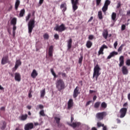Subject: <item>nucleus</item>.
Returning a JSON list of instances; mask_svg holds the SVG:
<instances>
[{
	"label": "nucleus",
	"mask_w": 130,
	"mask_h": 130,
	"mask_svg": "<svg viewBox=\"0 0 130 130\" xmlns=\"http://www.w3.org/2000/svg\"><path fill=\"white\" fill-rule=\"evenodd\" d=\"M100 104H101V103L100 102H96L94 105V108H99L100 106Z\"/></svg>",
	"instance_id": "nucleus-34"
},
{
	"label": "nucleus",
	"mask_w": 130,
	"mask_h": 130,
	"mask_svg": "<svg viewBox=\"0 0 130 130\" xmlns=\"http://www.w3.org/2000/svg\"><path fill=\"white\" fill-rule=\"evenodd\" d=\"M34 127V124L33 123H28L25 124L24 126L25 130H30L32 129Z\"/></svg>",
	"instance_id": "nucleus-10"
},
{
	"label": "nucleus",
	"mask_w": 130,
	"mask_h": 130,
	"mask_svg": "<svg viewBox=\"0 0 130 130\" xmlns=\"http://www.w3.org/2000/svg\"><path fill=\"white\" fill-rule=\"evenodd\" d=\"M126 16H130V10L127 11Z\"/></svg>",
	"instance_id": "nucleus-59"
},
{
	"label": "nucleus",
	"mask_w": 130,
	"mask_h": 130,
	"mask_svg": "<svg viewBox=\"0 0 130 130\" xmlns=\"http://www.w3.org/2000/svg\"><path fill=\"white\" fill-rule=\"evenodd\" d=\"M39 108H40V109H43V108H44V107L42 105H39Z\"/></svg>",
	"instance_id": "nucleus-54"
},
{
	"label": "nucleus",
	"mask_w": 130,
	"mask_h": 130,
	"mask_svg": "<svg viewBox=\"0 0 130 130\" xmlns=\"http://www.w3.org/2000/svg\"><path fill=\"white\" fill-rule=\"evenodd\" d=\"M103 37L105 39H107L108 37V30L107 29H104L103 32Z\"/></svg>",
	"instance_id": "nucleus-24"
},
{
	"label": "nucleus",
	"mask_w": 130,
	"mask_h": 130,
	"mask_svg": "<svg viewBox=\"0 0 130 130\" xmlns=\"http://www.w3.org/2000/svg\"><path fill=\"white\" fill-rule=\"evenodd\" d=\"M100 70H101V69L98 64H97L94 68L92 77L93 78H95V81L98 80V77L101 74V73L99 72H100Z\"/></svg>",
	"instance_id": "nucleus-2"
},
{
	"label": "nucleus",
	"mask_w": 130,
	"mask_h": 130,
	"mask_svg": "<svg viewBox=\"0 0 130 130\" xmlns=\"http://www.w3.org/2000/svg\"><path fill=\"white\" fill-rule=\"evenodd\" d=\"M73 106H74V100H73L72 99H70L68 103V109H71Z\"/></svg>",
	"instance_id": "nucleus-15"
},
{
	"label": "nucleus",
	"mask_w": 130,
	"mask_h": 130,
	"mask_svg": "<svg viewBox=\"0 0 130 130\" xmlns=\"http://www.w3.org/2000/svg\"><path fill=\"white\" fill-rule=\"evenodd\" d=\"M127 98H128V100L130 101V93H128L127 95Z\"/></svg>",
	"instance_id": "nucleus-64"
},
{
	"label": "nucleus",
	"mask_w": 130,
	"mask_h": 130,
	"mask_svg": "<svg viewBox=\"0 0 130 130\" xmlns=\"http://www.w3.org/2000/svg\"><path fill=\"white\" fill-rule=\"evenodd\" d=\"M54 118L55 119V121L56 123L57 124L58 127H60V126H61V124H60V118L57 117H55Z\"/></svg>",
	"instance_id": "nucleus-21"
},
{
	"label": "nucleus",
	"mask_w": 130,
	"mask_h": 130,
	"mask_svg": "<svg viewBox=\"0 0 130 130\" xmlns=\"http://www.w3.org/2000/svg\"><path fill=\"white\" fill-rule=\"evenodd\" d=\"M120 7H121V4L120 3V2H119L117 5V9H119Z\"/></svg>",
	"instance_id": "nucleus-52"
},
{
	"label": "nucleus",
	"mask_w": 130,
	"mask_h": 130,
	"mask_svg": "<svg viewBox=\"0 0 130 130\" xmlns=\"http://www.w3.org/2000/svg\"><path fill=\"white\" fill-rule=\"evenodd\" d=\"M117 45H118V43L117 41H116L114 43V47L115 49H116V47H117Z\"/></svg>",
	"instance_id": "nucleus-46"
},
{
	"label": "nucleus",
	"mask_w": 130,
	"mask_h": 130,
	"mask_svg": "<svg viewBox=\"0 0 130 130\" xmlns=\"http://www.w3.org/2000/svg\"><path fill=\"white\" fill-rule=\"evenodd\" d=\"M126 66H128V67H129L130 66V59H128L126 61Z\"/></svg>",
	"instance_id": "nucleus-47"
},
{
	"label": "nucleus",
	"mask_w": 130,
	"mask_h": 130,
	"mask_svg": "<svg viewBox=\"0 0 130 130\" xmlns=\"http://www.w3.org/2000/svg\"><path fill=\"white\" fill-rule=\"evenodd\" d=\"M127 103H125L123 105V107H126V106H127Z\"/></svg>",
	"instance_id": "nucleus-62"
},
{
	"label": "nucleus",
	"mask_w": 130,
	"mask_h": 130,
	"mask_svg": "<svg viewBox=\"0 0 130 130\" xmlns=\"http://www.w3.org/2000/svg\"><path fill=\"white\" fill-rule=\"evenodd\" d=\"M89 93H90V94H92V93H96V91L90 90H89Z\"/></svg>",
	"instance_id": "nucleus-56"
},
{
	"label": "nucleus",
	"mask_w": 130,
	"mask_h": 130,
	"mask_svg": "<svg viewBox=\"0 0 130 130\" xmlns=\"http://www.w3.org/2000/svg\"><path fill=\"white\" fill-rule=\"evenodd\" d=\"M111 3V2L110 1H109V0H106V1H105V3L104 6H106V7H107L108 8V6H109V5H110Z\"/></svg>",
	"instance_id": "nucleus-35"
},
{
	"label": "nucleus",
	"mask_w": 130,
	"mask_h": 130,
	"mask_svg": "<svg viewBox=\"0 0 130 130\" xmlns=\"http://www.w3.org/2000/svg\"><path fill=\"white\" fill-rule=\"evenodd\" d=\"M80 94H81V92H80V87L79 86H76L73 92V98H77V96L80 95Z\"/></svg>",
	"instance_id": "nucleus-7"
},
{
	"label": "nucleus",
	"mask_w": 130,
	"mask_h": 130,
	"mask_svg": "<svg viewBox=\"0 0 130 130\" xmlns=\"http://www.w3.org/2000/svg\"><path fill=\"white\" fill-rule=\"evenodd\" d=\"M40 114L42 116H45V114L44 113V110H42L40 112Z\"/></svg>",
	"instance_id": "nucleus-45"
},
{
	"label": "nucleus",
	"mask_w": 130,
	"mask_h": 130,
	"mask_svg": "<svg viewBox=\"0 0 130 130\" xmlns=\"http://www.w3.org/2000/svg\"><path fill=\"white\" fill-rule=\"evenodd\" d=\"M37 76H38V73H37V71H36V70L35 69L33 70L31 74V77H32L33 79H35V78H36Z\"/></svg>",
	"instance_id": "nucleus-23"
},
{
	"label": "nucleus",
	"mask_w": 130,
	"mask_h": 130,
	"mask_svg": "<svg viewBox=\"0 0 130 130\" xmlns=\"http://www.w3.org/2000/svg\"><path fill=\"white\" fill-rule=\"evenodd\" d=\"M62 78H66L67 77V74L64 73H62Z\"/></svg>",
	"instance_id": "nucleus-55"
},
{
	"label": "nucleus",
	"mask_w": 130,
	"mask_h": 130,
	"mask_svg": "<svg viewBox=\"0 0 130 130\" xmlns=\"http://www.w3.org/2000/svg\"><path fill=\"white\" fill-rule=\"evenodd\" d=\"M101 107L102 108H104V109H105L106 107H107V104L105 103V102H103L101 104Z\"/></svg>",
	"instance_id": "nucleus-36"
},
{
	"label": "nucleus",
	"mask_w": 130,
	"mask_h": 130,
	"mask_svg": "<svg viewBox=\"0 0 130 130\" xmlns=\"http://www.w3.org/2000/svg\"><path fill=\"white\" fill-rule=\"evenodd\" d=\"M43 2H44V0H40L39 4H40V6H41V5H42L43 4Z\"/></svg>",
	"instance_id": "nucleus-57"
},
{
	"label": "nucleus",
	"mask_w": 130,
	"mask_h": 130,
	"mask_svg": "<svg viewBox=\"0 0 130 130\" xmlns=\"http://www.w3.org/2000/svg\"><path fill=\"white\" fill-rule=\"evenodd\" d=\"M14 79H15V81H17V82H20L21 81V74H20V73H15Z\"/></svg>",
	"instance_id": "nucleus-16"
},
{
	"label": "nucleus",
	"mask_w": 130,
	"mask_h": 130,
	"mask_svg": "<svg viewBox=\"0 0 130 130\" xmlns=\"http://www.w3.org/2000/svg\"><path fill=\"white\" fill-rule=\"evenodd\" d=\"M107 10H108V7L104 5L102 8V11L105 15H106V11H107Z\"/></svg>",
	"instance_id": "nucleus-31"
},
{
	"label": "nucleus",
	"mask_w": 130,
	"mask_h": 130,
	"mask_svg": "<svg viewBox=\"0 0 130 130\" xmlns=\"http://www.w3.org/2000/svg\"><path fill=\"white\" fill-rule=\"evenodd\" d=\"M107 115V114L106 112H102L100 113H98L95 117L97 118V119H99V120H102L103 118H104L105 116H106Z\"/></svg>",
	"instance_id": "nucleus-5"
},
{
	"label": "nucleus",
	"mask_w": 130,
	"mask_h": 130,
	"mask_svg": "<svg viewBox=\"0 0 130 130\" xmlns=\"http://www.w3.org/2000/svg\"><path fill=\"white\" fill-rule=\"evenodd\" d=\"M13 10V6L12 5H10V7L8 8V12H11Z\"/></svg>",
	"instance_id": "nucleus-51"
},
{
	"label": "nucleus",
	"mask_w": 130,
	"mask_h": 130,
	"mask_svg": "<svg viewBox=\"0 0 130 130\" xmlns=\"http://www.w3.org/2000/svg\"><path fill=\"white\" fill-rule=\"evenodd\" d=\"M68 50H70L71 48H72V43H73V40L72 39H70L68 41Z\"/></svg>",
	"instance_id": "nucleus-22"
},
{
	"label": "nucleus",
	"mask_w": 130,
	"mask_h": 130,
	"mask_svg": "<svg viewBox=\"0 0 130 130\" xmlns=\"http://www.w3.org/2000/svg\"><path fill=\"white\" fill-rule=\"evenodd\" d=\"M45 88L41 91V98H43L44 96H45Z\"/></svg>",
	"instance_id": "nucleus-33"
},
{
	"label": "nucleus",
	"mask_w": 130,
	"mask_h": 130,
	"mask_svg": "<svg viewBox=\"0 0 130 130\" xmlns=\"http://www.w3.org/2000/svg\"><path fill=\"white\" fill-rule=\"evenodd\" d=\"M48 56L49 57L53 56V46H50L49 48Z\"/></svg>",
	"instance_id": "nucleus-13"
},
{
	"label": "nucleus",
	"mask_w": 130,
	"mask_h": 130,
	"mask_svg": "<svg viewBox=\"0 0 130 130\" xmlns=\"http://www.w3.org/2000/svg\"><path fill=\"white\" fill-rule=\"evenodd\" d=\"M86 45L87 48H91V47H92V45H93V43H92L91 42H90V41H88L86 43Z\"/></svg>",
	"instance_id": "nucleus-27"
},
{
	"label": "nucleus",
	"mask_w": 130,
	"mask_h": 130,
	"mask_svg": "<svg viewBox=\"0 0 130 130\" xmlns=\"http://www.w3.org/2000/svg\"><path fill=\"white\" fill-rule=\"evenodd\" d=\"M123 64H124V57H123V56H121L119 57V66L121 68V67H122Z\"/></svg>",
	"instance_id": "nucleus-17"
},
{
	"label": "nucleus",
	"mask_w": 130,
	"mask_h": 130,
	"mask_svg": "<svg viewBox=\"0 0 130 130\" xmlns=\"http://www.w3.org/2000/svg\"><path fill=\"white\" fill-rule=\"evenodd\" d=\"M50 71H51V73H52V75H53L54 78H57V76H56V74H55V73L53 70V69H51Z\"/></svg>",
	"instance_id": "nucleus-40"
},
{
	"label": "nucleus",
	"mask_w": 130,
	"mask_h": 130,
	"mask_svg": "<svg viewBox=\"0 0 130 130\" xmlns=\"http://www.w3.org/2000/svg\"><path fill=\"white\" fill-rule=\"evenodd\" d=\"M7 127V122L6 121H3V124L2 126L1 127V129H5Z\"/></svg>",
	"instance_id": "nucleus-37"
},
{
	"label": "nucleus",
	"mask_w": 130,
	"mask_h": 130,
	"mask_svg": "<svg viewBox=\"0 0 130 130\" xmlns=\"http://www.w3.org/2000/svg\"><path fill=\"white\" fill-rule=\"evenodd\" d=\"M105 48L106 49H107V48H108V47H107V46L105 45H102L99 51V55H100V54H104V52H103V51H104Z\"/></svg>",
	"instance_id": "nucleus-11"
},
{
	"label": "nucleus",
	"mask_w": 130,
	"mask_h": 130,
	"mask_svg": "<svg viewBox=\"0 0 130 130\" xmlns=\"http://www.w3.org/2000/svg\"><path fill=\"white\" fill-rule=\"evenodd\" d=\"M74 12L78 10V5L79 4V0H71Z\"/></svg>",
	"instance_id": "nucleus-8"
},
{
	"label": "nucleus",
	"mask_w": 130,
	"mask_h": 130,
	"mask_svg": "<svg viewBox=\"0 0 130 130\" xmlns=\"http://www.w3.org/2000/svg\"><path fill=\"white\" fill-rule=\"evenodd\" d=\"M66 26L63 23H62L60 25H57L54 28V30L57 32H63L66 30Z\"/></svg>",
	"instance_id": "nucleus-4"
},
{
	"label": "nucleus",
	"mask_w": 130,
	"mask_h": 130,
	"mask_svg": "<svg viewBox=\"0 0 130 130\" xmlns=\"http://www.w3.org/2000/svg\"><path fill=\"white\" fill-rule=\"evenodd\" d=\"M24 15H25V9H23L21 10H20V12L19 13V17H24Z\"/></svg>",
	"instance_id": "nucleus-30"
},
{
	"label": "nucleus",
	"mask_w": 130,
	"mask_h": 130,
	"mask_svg": "<svg viewBox=\"0 0 130 130\" xmlns=\"http://www.w3.org/2000/svg\"><path fill=\"white\" fill-rule=\"evenodd\" d=\"M112 20L114 21V22H115L116 21L115 19H116V14L115 12H113L111 15Z\"/></svg>",
	"instance_id": "nucleus-28"
},
{
	"label": "nucleus",
	"mask_w": 130,
	"mask_h": 130,
	"mask_svg": "<svg viewBox=\"0 0 130 130\" xmlns=\"http://www.w3.org/2000/svg\"><path fill=\"white\" fill-rule=\"evenodd\" d=\"M123 46H124V45H123V44L121 45V46L118 49V52H121V51H122Z\"/></svg>",
	"instance_id": "nucleus-38"
},
{
	"label": "nucleus",
	"mask_w": 130,
	"mask_h": 130,
	"mask_svg": "<svg viewBox=\"0 0 130 130\" xmlns=\"http://www.w3.org/2000/svg\"><path fill=\"white\" fill-rule=\"evenodd\" d=\"M80 124L81 123L79 122H75L71 123H69V125L71 126L72 127H73V128H76V127H78V126H80Z\"/></svg>",
	"instance_id": "nucleus-14"
},
{
	"label": "nucleus",
	"mask_w": 130,
	"mask_h": 130,
	"mask_svg": "<svg viewBox=\"0 0 130 130\" xmlns=\"http://www.w3.org/2000/svg\"><path fill=\"white\" fill-rule=\"evenodd\" d=\"M80 57L79 58L78 63L80 64H82V62H83V58H84V57L83 56V54H80Z\"/></svg>",
	"instance_id": "nucleus-29"
},
{
	"label": "nucleus",
	"mask_w": 130,
	"mask_h": 130,
	"mask_svg": "<svg viewBox=\"0 0 130 130\" xmlns=\"http://www.w3.org/2000/svg\"><path fill=\"white\" fill-rule=\"evenodd\" d=\"M103 130H107V127H106V126H105L104 124V126H103Z\"/></svg>",
	"instance_id": "nucleus-60"
},
{
	"label": "nucleus",
	"mask_w": 130,
	"mask_h": 130,
	"mask_svg": "<svg viewBox=\"0 0 130 130\" xmlns=\"http://www.w3.org/2000/svg\"><path fill=\"white\" fill-rule=\"evenodd\" d=\"M126 112H127V108H122L119 111V117L120 118H123V117L126 115Z\"/></svg>",
	"instance_id": "nucleus-6"
},
{
	"label": "nucleus",
	"mask_w": 130,
	"mask_h": 130,
	"mask_svg": "<svg viewBox=\"0 0 130 130\" xmlns=\"http://www.w3.org/2000/svg\"><path fill=\"white\" fill-rule=\"evenodd\" d=\"M117 123H120L121 122V121L119 118H117L116 119Z\"/></svg>",
	"instance_id": "nucleus-58"
},
{
	"label": "nucleus",
	"mask_w": 130,
	"mask_h": 130,
	"mask_svg": "<svg viewBox=\"0 0 130 130\" xmlns=\"http://www.w3.org/2000/svg\"><path fill=\"white\" fill-rule=\"evenodd\" d=\"M13 31L16 32V30H17V26L16 25H13Z\"/></svg>",
	"instance_id": "nucleus-53"
},
{
	"label": "nucleus",
	"mask_w": 130,
	"mask_h": 130,
	"mask_svg": "<svg viewBox=\"0 0 130 130\" xmlns=\"http://www.w3.org/2000/svg\"><path fill=\"white\" fill-rule=\"evenodd\" d=\"M93 20V16H91L90 18L88 20V22H91Z\"/></svg>",
	"instance_id": "nucleus-63"
},
{
	"label": "nucleus",
	"mask_w": 130,
	"mask_h": 130,
	"mask_svg": "<svg viewBox=\"0 0 130 130\" xmlns=\"http://www.w3.org/2000/svg\"><path fill=\"white\" fill-rule=\"evenodd\" d=\"M27 118L28 115H27V114H25L24 115H21L20 116H19V119H20V120H21L22 121H24V120H26Z\"/></svg>",
	"instance_id": "nucleus-19"
},
{
	"label": "nucleus",
	"mask_w": 130,
	"mask_h": 130,
	"mask_svg": "<svg viewBox=\"0 0 130 130\" xmlns=\"http://www.w3.org/2000/svg\"><path fill=\"white\" fill-rule=\"evenodd\" d=\"M43 38L44 39L48 40V39H49V35H48V34H47V33H45L43 35Z\"/></svg>",
	"instance_id": "nucleus-39"
},
{
	"label": "nucleus",
	"mask_w": 130,
	"mask_h": 130,
	"mask_svg": "<svg viewBox=\"0 0 130 130\" xmlns=\"http://www.w3.org/2000/svg\"><path fill=\"white\" fill-rule=\"evenodd\" d=\"M66 7H67V4L66 3L62 4L60 5V9H63Z\"/></svg>",
	"instance_id": "nucleus-44"
},
{
	"label": "nucleus",
	"mask_w": 130,
	"mask_h": 130,
	"mask_svg": "<svg viewBox=\"0 0 130 130\" xmlns=\"http://www.w3.org/2000/svg\"><path fill=\"white\" fill-rule=\"evenodd\" d=\"M88 39H89V40H93V39H94V36L90 35L88 37Z\"/></svg>",
	"instance_id": "nucleus-49"
},
{
	"label": "nucleus",
	"mask_w": 130,
	"mask_h": 130,
	"mask_svg": "<svg viewBox=\"0 0 130 130\" xmlns=\"http://www.w3.org/2000/svg\"><path fill=\"white\" fill-rule=\"evenodd\" d=\"M11 25H17V19L16 18H13L11 21Z\"/></svg>",
	"instance_id": "nucleus-26"
},
{
	"label": "nucleus",
	"mask_w": 130,
	"mask_h": 130,
	"mask_svg": "<svg viewBox=\"0 0 130 130\" xmlns=\"http://www.w3.org/2000/svg\"><path fill=\"white\" fill-rule=\"evenodd\" d=\"M96 6H99L101 3V0H96Z\"/></svg>",
	"instance_id": "nucleus-50"
},
{
	"label": "nucleus",
	"mask_w": 130,
	"mask_h": 130,
	"mask_svg": "<svg viewBox=\"0 0 130 130\" xmlns=\"http://www.w3.org/2000/svg\"><path fill=\"white\" fill-rule=\"evenodd\" d=\"M9 62V56H6L2 58L1 63L2 64H6Z\"/></svg>",
	"instance_id": "nucleus-12"
},
{
	"label": "nucleus",
	"mask_w": 130,
	"mask_h": 130,
	"mask_svg": "<svg viewBox=\"0 0 130 130\" xmlns=\"http://www.w3.org/2000/svg\"><path fill=\"white\" fill-rule=\"evenodd\" d=\"M56 87L59 92H60L61 90L66 89V84L64 83V81H63L62 79L57 80L56 82Z\"/></svg>",
	"instance_id": "nucleus-1"
},
{
	"label": "nucleus",
	"mask_w": 130,
	"mask_h": 130,
	"mask_svg": "<svg viewBox=\"0 0 130 130\" xmlns=\"http://www.w3.org/2000/svg\"><path fill=\"white\" fill-rule=\"evenodd\" d=\"M73 121H74V116H71V122H73Z\"/></svg>",
	"instance_id": "nucleus-61"
},
{
	"label": "nucleus",
	"mask_w": 130,
	"mask_h": 130,
	"mask_svg": "<svg viewBox=\"0 0 130 130\" xmlns=\"http://www.w3.org/2000/svg\"><path fill=\"white\" fill-rule=\"evenodd\" d=\"M54 39H55L56 40H58V39H59V36L57 34H55L54 35Z\"/></svg>",
	"instance_id": "nucleus-43"
},
{
	"label": "nucleus",
	"mask_w": 130,
	"mask_h": 130,
	"mask_svg": "<svg viewBox=\"0 0 130 130\" xmlns=\"http://www.w3.org/2000/svg\"><path fill=\"white\" fill-rule=\"evenodd\" d=\"M125 27H126V26L125 24H122L121 25V30L122 31H123V30H125Z\"/></svg>",
	"instance_id": "nucleus-48"
},
{
	"label": "nucleus",
	"mask_w": 130,
	"mask_h": 130,
	"mask_svg": "<svg viewBox=\"0 0 130 130\" xmlns=\"http://www.w3.org/2000/svg\"><path fill=\"white\" fill-rule=\"evenodd\" d=\"M34 27H35V18L30 19L28 22V29L29 34L31 35L32 31H33V29H34Z\"/></svg>",
	"instance_id": "nucleus-3"
},
{
	"label": "nucleus",
	"mask_w": 130,
	"mask_h": 130,
	"mask_svg": "<svg viewBox=\"0 0 130 130\" xmlns=\"http://www.w3.org/2000/svg\"><path fill=\"white\" fill-rule=\"evenodd\" d=\"M98 17L100 19V20H102V19H103V16L102 15V11H99Z\"/></svg>",
	"instance_id": "nucleus-32"
},
{
	"label": "nucleus",
	"mask_w": 130,
	"mask_h": 130,
	"mask_svg": "<svg viewBox=\"0 0 130 130\" xmlns=\"http://www.w3.org/2000/svg\"><path fill=\"white\" fill-rule=\"evenodd\" d=\"M97 126L98 127H101V126H104V124H102L101 122H98Z\"/></svg>",
	"instance_id": "nucleus-42"
},
{
	"label": "nucleus",
	"mask_w": 130,
	"mask_h": 130,
	"mask_svg": "<svg viewBox=\"0 0 130 130\" xmlns=\"http://www.w3.org/2000/svg\"><path fill=\"white\" fill-rule=\"evenodd\" d=\"M118 54V52L114 51L110 53L109 55L107 57V59H110L111 57H113Z\"/></svg>",
	"instance_id": "nucleus-18"
},
{
	"label": "nucleus",
	"mask_w": 130,
	"mask_h": 130,
	"mask_svg": "<svg viewBox=\"0 0 130 130\" xmlns=\"http://www.w3.org/2000/svg\"><path fill=\"white\" fill-rule=\"evenodd\" d=\"M21 64H22V61H21V60H20V59L17 60L16 61V63H15V66L14 68H13L12 69V71L13 72L16 71L17 69H18L19 68V67H20V66H21Z\"/></svg>",
	"instance_id": "nucleus-9"
},
{
	"label": "nucleus",
	"mask_w": 130,
	"mask_h": 130,
	"mask_svg": "<svg viewBox=\"0 0 130 130\" xmlns=\"http://www.w3.org/2000/svg\"><path fill=\"white\" fill-rule=\"evenodd\" d=\"M122 73L123 75H127V74H128V70H127V67L123 66L122 68Z\"/></svg>",
	"instance_id": "nucleus-20"
},
{
	"label": "nucleus",
	"mask_w": 130,
	"mask_h": 130,
	"mask_svg": "<svg viewBox=\"0 0 130 130\" xmlns=\"http://www.w3.org/2000/svg\"><path fill=\"white\" fill-rule=\"evenodd\" d=\"M25 18H26V19H25L26 22H28V21L30 20V18H31V14L30 13L28 14L27 16L25 17Z\"/></svg>",
	"instance_id": "nucleus-41"
},
{
	"label": "nucleus",
	"mask_w": 130,
	"mask_h": 130,
	"mask_svg": "<svg viewBox=\"0 0 130 130\" xmlns=\"http://www.w3.org/2000/svg\"><path fill=\"white\" fill-rule=\"evenodd\" d=\"M20 0H16L15 4V8L16 11H18V8H19V6H20Z\"/></svg>",
	"instance_id": "nucleus-25"
}]
</instances>
